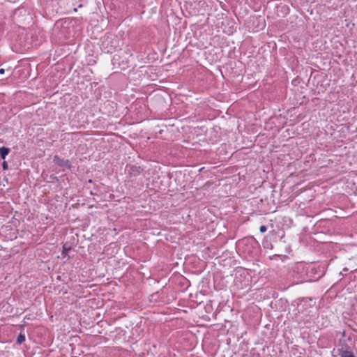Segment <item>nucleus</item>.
<instances>
[{"label": "nucleus", "mask_w": 357, "mask_h": 357, "mask_svg": "<svg viewBox=\"0 0 357 357\" xmlns=\"http://www.w3.org/2000/svg\"><path fill=\"white\" fill-rule=\"evenodd\" d=\"M126 172L130 178L137 177L141 174L143 169L140 166L134 165H127L126 166Z\"/></svg>", "instance_id": "obj_1"}, {"label": "nucleus", "mask_w": 357, "mask_h": 357, "mask_svg": "<svg viewBox=\"0 0 357 357\" xmlns=\"http://www.w3.org/2000/svg\"><path fill=\"white\" fill-rule=\"evenodd\" d=\"M53 162L61 167H66L68 169H71L73 167L72 164L69 160L61 158L57 155L54 156Z\"/></svg>", "instance_id": "obj_2"}, {"label": "nucleus", "mask_w": 357, "mask_h": 357, "mask_svg": "<svg viewBox=\"0 0 357 357\" xmlns=\"http://www.w3.org/2000/svg\"><path fill=\"white\" fill-rule=\"evenodd\" d=\"M10 153V149L6 146L0 148V156L1 159L4 160L8 154Z\"/></svg>", "instance_id": "obj_3"}, {"label": "nucleus", "mask_w": 357, "mask_h": 357, "mask_svg": "<svg viewBox=\"0 0 357 357\" xmlns=\"http://www.w3.org/2000/svg\"><path fill=\"white\" fill-rule=\"evenodd\" d=\"M106 40L108 43L109 42L111 43H119V42H117L118 38L114 35L111 33L106 36Z\"/></svg>", "instance_id": "obj_4"}, {"label": "nucleus", "mask_w": 357, "mask_h": 357, "mask_svg": "<svg viewBox=\"0 0 357 357\" xmlns=\"http://www.w3.org/2000/svg\"><path fill=\"white\" fill-rule=\"evenodd\" d=\"M24 341H25V335L22 333H20L17 337V343L19 344H21Z\"/></svg>", "instance_id": "obj_5"}, {"label": "nucleus", "mask_w": 357, "mask_h": 357, "mask_svg": "<svg viewBox=\"0 0 357 357\" xmlns=\"http://www.w3.org/2000/svg\"><path fill=\"white\" fill-rule=\"evenodd\" d=\"M104 51L108 52V53H112L114 51H115V47L110 45V46H105Z\"/></svg>", "instance_id": "obj_6"}, {"label": "nucleus", "mask_w": 357, "mask_h": 357, "mask_svg": "<svg viewBox=\"0 0 357 357\" xmlns=\"http://www.w3.org/2000/svg\"><path fill=\"white\" fill-rule=\"evenodd\" d=\"M70 250V247H66V245H64L63 247L62 255L66 256Z\"/></svg>", "instance_id": "obj_7"}, {"label": "nucleus", "mask_w": 357, "mask_h": 357, "mask_svg": "<svg viewBox=\"0 0 357 357\" xmlns=\"http://www.w3.org/2000/svg\"><path fill=\"white\" fill-rule=\"evenodd\" d=\"M307 301V298H299L296 299V300L294 301V303H296L297 304L298 307V306H299V305H300V303H301V301Z\"/></svg>", "instance_id": "obj_8"}, {"label": "nucleus", "mask_w": 357, "mask_h": 357, "mask_svg": "<svg viewBox=\"0 0 357 357\" xmlns=\"http://www.w3.org/2000/svg\"><path fill=\"white\" fill-rule=\"evenodd\" d=\"M266 230H267V227L265 225L260 226V227H259L260 232L264 233L266 231Z\"/></svg>", "instance_id": "obj_9"}, {"label": "nucleus", "mask_w": 357, "mask_h": 357, "mask_svg": "<svg viewBox=\"0 0 357 357\" xmlns=\"http://www.w3.org/2000/svg\"><path fill=\"white\" fill-rule=\"evenodd\" d=\"M2 167L3 170H6L8 169V163L6 161L3 162Z\"/></svg>", "instance_id": "obj_10"}, {"label": "nucleus", "mask_w": 357, "mask_h": 357, "mask_svg": "<svg viewBox=\"0 0 357 357\" xmlns=\"http://www.w3.org/2000/svg\"><path fill=\"white\" fill-rule=\"evenodd\" d=\"M19 47H20V46H17V45L12 46V50L13 52H19V50H18Z\"/></svg>", "instance_id": "obj_11"}, {"label": "nucleus", "mask_w": 357, "mask_h": 357, "mask_svg": "<svg viewBox=\"0 0 357 357\" xmlns=\"http://www.w3.org/2000/svg\"><path fill=\"white\" fill-rule=\"evenodd\" d=\"M66 23H67V21H64V22H61V26L63 27V29H64V28H68V25L65 26V24H66ZM70 24V23H69V22H68V24Z\"/></svg>", "instance_id": "obj_12"}, {"label": "nucleus", "mask_w": 357, "mask_h": 357, "mask_svg": "<svg viewBox=\"0 0 357 357\" xmlns=\"http://www.w3.org/2000/svg\"><path fill=\"white\" fill-rule=\"evenodd\" d=\"M5 70L3 68L0 69V74L3 75L4 74Z\"/></svg>", "instance_id": "obj_13"}, {"label": "nucleus", "mask_w": 357, "mask_h": 357, "mask_svg": "<svg viewBox=\"0 0 357 357\" xmlns=\"http://www.w3.org/2000/svg\"><path fill=\"white\" fill-rule=\"evenodd\" d=\"M15 18H16L17 22H20V19H18V18H17V17H16V16H15Z\"/></svg>", "instance_id": "obj_14"}, {"label": "nucleus", "mask_w": 357, "mask_h": 357, "mask_svg": "<svg viewBox=\"0 0 357 357\" xmlns=\"http://www.w3.org/2000/svg\"><path fill=\"white\" fill-rule=\"evenodd\" d=\"M343 271H348V268H344L343 269Z\"/></svg>", "instance_id": "obj_15"}, {"label": "nucleus", "mask_w": 357, "mask_h": 357, "mask_svg": "<svg viewBox=\"0 0 357 357\" xmlns=\"http://www.w3.org/2000/svg\"><path fill=\"white\" fill-rule=\"evenodd\" d=\"M77 10V8H74V11H75V12H76Z\"/></svg>", "instance_id": "obj_16"}, {"label": "nucleus", "mask_w": 357, "mask_h": 357, "mask_svg": "<svg viewBox=\"0 0 357 357\" xmlns=\"http://www.w3.org/2000/svg\"><path fill=\"white\" fill-rule=\"evenodd\" d=\"M89 183H92V180H91V179H90V180L89 181Z\"/></svg>", "instance_id": "obj_17"}]
</instances>
